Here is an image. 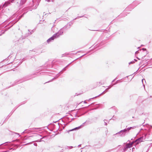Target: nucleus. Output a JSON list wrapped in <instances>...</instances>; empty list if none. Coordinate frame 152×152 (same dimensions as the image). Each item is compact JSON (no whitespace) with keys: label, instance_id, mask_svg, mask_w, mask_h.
<instances>
[{"label":"nucleus","instance_id":"9b49d317","mask_svg":"<svg viewBox=\"0 0 152 152\" xmlns=\"http://www.w3.org/2000/svg\"><path fill=\"white\" fill-rule=\"evenodd\" d=\"M123 131H124V130H123Z\"/></svg>","mask_w":152,"mask_h":152},{"label":"nucleus","instance_id":"6e6552de","mask_svg":"<svg viewBox=\"0 0 152 152\" xmlns=\"http://www.w3.org/2000/svg\"><path fill=\"white\" fill-rule=\"evenodd\" d=\"M77 129V128H74V129H71V130H69V131H68V132H70V131H73V130H74L75 129Z\"/></svg>","mask_w":152,"mask_h":152},{"label":"nucleus","instance_id":"0eeeda50","mask_svg":"<svg viewBox=\"0 0 152 152\" xmlns=\"http://www.w3.org/2000/svg\"><path fill=\"white\" fill-rule=\"evenodd\" d=\"M100 82L99 83H97L96 85L97 86H100Z\"/></svg>","mask_w":152,"mask_h":152},{"label":"nucleus","instance_id":"423d86ee","mask_svg":"<svg viewBox=\"0 0 152 152\" xmlns=\"http://www.w3.org/2000/svg\"><path fill=\"white\" fill-rule=\"evenodd\" d=\"M131 128H132V127H130L129 128H127L126 129H124V131H129V130H130L131 129Z\"/></svg>","mask_w":152,"mask_h":152},{"label":"nucleus","instance_id":"f03ea898","mask_svg":"<svg viewBox=\"0 0 152 152\" xmlns=\"http://www.w3.org/2000/svg\"><path fill=\"white\" fill-rule=\"evenodd\" d=\"M10 4V3L9 2L7 1L3 5V7H5L7 6L9 4Z\"/></svg>","mask_w":152,"mask_h":152},{"label":"nucleus","instance_id":"9d476101","mask_svg":"<svg viewBox=\"0 0 152 152\" xmlns=\"http://www.w3.org/2000/svg\"><path fill=\"white\" fill-rule=\"evenodd\" d=\"M137 140L136 141V142H137Z\"/></svg>","mask_w":152,"mask_h":152},{"label":"nucleus","instance_id":"7ed1b4c3","mask_svg":"<svg viewBox=\"0 0 152 152\" xmlns=\"http://www.w3.org/2000/svg\"><path fill=\"white\" fill-rule=\"evenodd\" d=\"M54 37H52L50 38L49 39L47 40V41H48V42H49L51 40H54Z\"/></svg>","mask_w":152,"mask_h":152},{"label":"nucleus","instance_id":"39448f33","mask_svg":"<svg viewBox=\"0 0 152 152\" xmlns=\"http://www.w3.org/2000/svg\"><path fill=\"white\" fill-rule=\"evenodd\" d=\"M95 85L93 86H92L91 87V90H93L94 89L95 87Z\"/></svg>","mask_w":152,"mask_h":152},{"label":"nucleus","instance_id":"f257e3e1","mask_svg":"<svg viewBox=\"0 0 152 152\" xmlns=\"http://www.w3.org/2000/svg\"><path fill=\"white\" fill-rule=\"evenodd\" d=\"M132 143H129L126 144L124 148L125 150L126 149L128 148H131L132 147Z\"/></svg>","mask_w":152,"mask_h":152},{"label":"nucleus","instance_id":"20e7f679","mask_svg":"<svg viewBox=\"0 0 152 152\" xmlns=\"http://www.w3.org/2000/svg\"><path fill=\"white\" fill-rule=\"evenodd\" d=\"M26 0H21V4H23L26 1Z\"/></svg>","mask_w":152,"mask_h":152},{"label":"nucleus","instance_id":"1a4fd4ad","mask_svg":"<svg viewBox=\"0 0 152 152\" xmlns=\"http://www.w3.org/2000/svg\"><path fill=\"white\" fill-rule=\"evenodd\" d=\"M143 80H145V79H142V81H143Z\"/></svg>","mask_w":152,"mask_h":152}]
</instances>
